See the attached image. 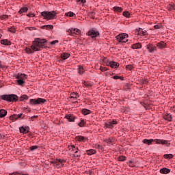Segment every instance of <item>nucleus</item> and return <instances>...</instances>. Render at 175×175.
Returning a JSON list of instances; mask_svg holds the SVG:
<instances>
[{"instance_id":"obj_53","label":"nucleus","mask_w":175,"mask_h":175,"mask_svg":"<svg viewBox=\"0 0 175 175\" xmlns=\"http://www.w3.org/2000/svg\"><path fill=\"white\" fill-rule=\"evenodd\" d=\"M96 148H98V150H101V151H103L105 150V148L102 146V145L96 144Z\"/></svg>"},{"instance_id":"obj_60","label":"nucleus","mask_w":175,"mask_h":175,"mask_svg":"<svg viewBox=\"0 0 175 175\" xmlns=\"http://www.w3.org/2000/svg\"><path fill=\"white\" fill-rule=\"evenodd\" d=\"M154 29H160V28H162V25H155L154 26Z\"/></svg>"},{"instance_id":"obj_24","label":"nucleus","mask_w":175,"mask_h":175,"mask_svg":"<svg viewBox=\"0 0 175 175\" xmlns=\"http://www.w3.org/2000/svg\"><path fill=\"white\" fill-rule=\"evenodd\" d=\"M8 116V111L6 109H0V118H5V116Z\"/></svg>"},{"instance_id":"obj_17","label":"nucleus","mask_w":175,"mask_h":175,"mask_svg":"<svg viewBox=\"0 0 175 175\" xmlns=\"http://www.w3.org/2000/svg\"><path fill=\"white\" fill-rule=\"evenodd\" d=\"M167 44L163 41H160L159 42L156 44V47H157L159 50H163V49H166Z\"/></svg>"},{"instance_id":"obj_6","label":"nucleus","mask_w":175,"mask_h":175,"mask_svg":"<svg viewBox=\"0 0 175 175\" xmlns=\"http://www.w3.org/2000/svg\"><path fill=\"white\" fill-rule=\"evenodd\" d=\"M129 35L126 33H121L116 36V39L119 44H124L126 43L129 40Z\"/></svg>"},{"instance_id":"obj_26","label":"nucleus","mask_w":175,"mask_h":175,"mask_svg":"<svg viewBox=\"0 0 175 175\" xmlns=\"http://www.w3.org/2000/svg\"><path fill=\"white\" fill-rule=\"evenodd\" d=\"M113 10L115 12V13H122L124 9L121 7L114 6L113 8Z\"/></svg>"},{"instance_id":"obj_46","label":"nucleus","mask_w":175,"mask_h":175,"mask_svg":"<svg viewBox=\"0 0 175 175\" xmlns=\"http://www.w3.org/2000/svg\"><path fill=\"white\" fill-rule=\"evenodd\" d=\"M141 85H148V81L147 79L141 80Z\"/></svg>"},{"instance_id":"obj_63","label":"nucleus","mask_w":175,"mask_h":175,"mask_svg":"<svg viewBox=\"0 0 175 175\" xmlns=\"http://www.w3.org/2000/svg\"><path fill=\"white\" fill-rule=\"evenodd\" d=\"M41 128H42V129L46 130V129H49V126H46V124H42V125L41 126Z\"/></svg>"},{"instance_id":"obj_5","label":"nucleus","mask_w":175,"mask_h":175,"mask_svg":"<svg viewBox=\"0 0 175 175\" xmlns=\"http://www.w3.org/2000/svg\"><path fill=\"white\" fill-rule=\"evenodd\" d=\"M156 143V144H167L169 143V141L167 140H164V139H144V140H142V143H144V144H147L148 146H151V144H152V143Z\"/></svg>"},{"instance_id":"obj_58","label":"nucleus","mask_w":175,"mask_h":175,"mask_svg":"<svg viewBox=\"0 0 175 175\" xmlns=\"http://www.w3.org/2000/svg\"><path fill=\"white\" fill-rule=\"evenodd\" d=\"M100 70H101V72H106L107 70H109V69L107 67L100 66Z\"/></svg>"},{"instance_id":"obj_49","label":"nucleus","mask_w":175,"mask_h":175,"mask_svg":"<svg viewBox=\"0 0 175 175\" xmlns=\"http://www.w3.org/2000/svg\"><path fill=\"white\" fill-rule=\"evenodd\" d=\"M124 88V90H128L129 91L131 90V84L129 83H125Z\"/></svg>"},{"instance_id":"obj_62","label":"nucleus","mask_w":175,"mask_h":175,"mask_svg":"<svg viewBox=\"0 0 175 175\" xmlns=\"http://www.w3.org/2000/svg\"><path fill=\"white\" fill-rule=\"evenodd\" d=\"M35 118H39V116H33L29 118V120H31V121H34Z\"/></svg>"},{"instance_id":"obj_10","label":"nucleus","mask_w":175,"mask_h":175,"mask_svg":"<svg viewBox=\"0 0 175 175\" xmlns=\"http://www.w3.org/2000/svg\"><path fill=\"white\" fill-rule=\"evenodd\" d=\"M146 49H147L148 53H155V51H157V46L152 44H147Z\"/></svg>"},{"instance_id":"obj_18","label":"nucleus","mask_w":175,"mask_h":175,"mask_svg":"<svg viewBox=\"0 0 175 175\" xmlns=\"http://www.w3.org/2000/svg\"><path fill=\"white\" fill-rule=\"evenodd\" d=\"M163 120H165V121H168L169 122H172L173 121V118L172 117V114L170 113H166L163 116Z\"/></svg>"},{"instance_id":"obj_59","label":"nucleus","mask_w":175,"mask_h":175,"mask_svg":"<svg viewBox=\"0 0 175 175\" xmlns=\"http://www.w3.org/2000/svg\"><path fill=\"white\" fill-rule=\"evenodd\" d=\"M71 148L72 151H76V150H79V148L76 147L75 145H71Z\"/></svg>"},{"instance_id":"obj_52","label":"nucleus","mask_w":175,"mask_h":175,"mask_svg":"<svg viewBox=\"0 0 175 175\" xmlns=\"http://www.w3.org/2000/svg\"><path fill=\"white\" fill-rule=\"evenodd\" d=\"M126 69L127 70H132L133 69V66H132V64H128L126 66Z\"/></svg>"},{"instance_id":"obj_56","label":"nucleus","mask_w":175,"mask_h":175,"mask_svg":"<svg viewBox=\"0 0 175 175\" xmlns=\"http://www.w3.org/2000/svg\"><path fill=\"white\" fill-rule=\"evenodd\" d=\"M46 29H54V25H46Z\"/></svg>"},{"instance_id":"obj_47","label":"nucleus","mask_w":175,"mask_h":175,"mask_svg":"<svg viewBox=\"0 0 175 175\" xmlns=\"http://www.w3.org/2000/svg\"><path fill=\"white\" fill-rule=\"evenodd\" d=\"M8 32H11V33H15L17 30H16V28L10 27L8 29Z\"/></svg>"},{"instance_id":"obj_14","label":"nucleus","mask_w":175,"mask_h":175,"mask_svg":"<svg viewBox=\"0 0 175 175\" xmlns=\"http://www.w3.org/2000/svg\"><path fill=\"white\" fill-rule=\"evenodd\" d=\"M70 57V54L69 53L64 52L61 54L60 58L62 59L58 60L59 62H62V61H66V59H68Z\"/></svg>"},{"instance_id":"obj_2","label":"nucleus","mask_w":175,"mask_h":175,"mask_svg":"<svg viewBox=\"0 0 175 175\" xmlns=\"http://www.w3.org/2000/svg\"><path fill=\"white\" fill-rule=\"evenodd\" d=\"M14 77L16 79V81L18 85H21V87H24V84H25V81L27 80L28 75L25 73H17L14 74Z\"/></svg>"},{"instance_id":"obj_31","label":"nucleus","mask_w":175,"mask_h":175,"mask_svg":"<svg viewBox=\"0 0 175 175\" xmlns=\"http://www.w3.org/2000/svg\"><path fill=\"white\" fill-rule=\"evenodd\" d=\"M27 12H28V7H23L19 10L18 13L19 14H23V13H27Z\"/></svg>"},{"instance_id":"obj_54","label":"nucleus","mask_w":175,"mask_h":175,"mask_svg":"<svg viewBox=\"0 0 175 175\" xmlns=\"http://www.w3.org/2000/svg\"><path fill=\"white\" fill-rule=\"evenodd\" d=\"M74 31H76V28L72 27L71 29L67 30V32L70 33V35H71L72 33H73Z\"/></svg>"},{"instance_id":"obj_33","label":"nucleus","mask_w":175,"mask_h":175,"mask_svg":"<svg viewBox=\"0 0 175 175\" xmlns=\"http://www.w3.org/2000/svg\"><path fill=\"white\" fill-rule=\"evenodd\" d=\"M64 16H66V17H76V14H75L72 11H70L68 12L65 13Z\"/></svg>"},{"instance_id":"obj_1","label":"nucleus","mask_w":175,"mask_h":175,"mask_svg":"<svg viewBox=\"0 0 175 175\" xmlns=\"http://www.w3.org/2000/svg\"><path fill=\"white\" fill-rule=\"evenodd\" d=\"M49 40L46 38H36L32 41L31 49L33 51H40L43 49H51V46H47Z\"/></svg>"},{"instance_id":"obj_38","label":"nucleus","mask_w":175,"mask_h":175,"mask_svg":"<svg viewBox=\"0 0 175 175\" xmlns=\"http://www.w3.org/2000/svg\"><path fill=\"white\" fill-rule=\"evenodd\" d=\"M167 8L170 12L175 10V4H169Z\"/></svg>"},{"instance_id":"obj_7","label":"nucleus","mask_w":175,"mask_h":175,"mask_svg":"<svg viewBox=\"0 0 175 175\" xmlns=\"http://www.w3.org/2000/svg\"><path fill=\"white\" fill-rule=\"evenodd\" d=\"M46 102H47V100L46 98H31L29 100V105H31V106H38V105H44Z\"/></svg>"},{"instance_id":"obj_51","label":"nucleus","mask_w":175,"mask_h":175,"mask_svg":"<svg viewBox=\"0 0 175 175\" xmlns=\"http://www.w3.org/2000/svg\"><path fill=\"white\" fill-rule=\"evenodd\" d=\"M55 166L57 168V169H61V167H64V166H65V165L64 163H62L61 165L58 163L55 164Z\"/></svg>"},{"instance_id":"obj_48","label":"nucleus","mask_w":175,"mask_h":175,"mask_svg":"<svg viewBox=\"0 0 175 175\" xmlns=\"http://www.w3.org/2000/svg\"><path fill=\"white\" fill-rule=\"evenodd\" d=\"M39 148V146L36 145V146H32L29 147V150L30 151H35V150H38Z\"/></svg>"},{"instance_id":"obj_44","label":"nucleus","mask_w":175,"mask_h":175,"mask_svg":"<svg viewBox=\"0 0 175 175\" xmlns=\"http://www.w3.org/2000/svg\"><path fill=\"white\" fill-rule=\"evenodd\" d=\"M88 16H90V18H95V12L94 11H92L90 12H88Z\"/></svg>"},{"instance_id":"obj_43","label":"nucleus","mask_w":175,"mask_h":175,"mask_svg":"<svg viewBox=\"0 0 175 175\" xmlns=\"http://www.w3.org/2000/svg\"><path fill=\"white\" fill-rule=\"evenodd\" d=\"M56 162H57V163H61V165H62V163H65L66 162V160L62 159H56Z\"/></svg>"},{"instance_id":"obj_25","label":"nucleus","mask_w":175,"mask_h":175,"mask_svg":"<svg viewBox=\"0 0 175 175\" xmlns=\"http://www.w3.org/2000/svg\"><path fill=\"white\" fill-rule=\"evenodd\" d=\"M91 113H92L91 110L87 108H83L81 110V114H83V116H88V114H91Z\"/></svg>"},{"instance_id":"obj_34","label":"nucleus","mask_w":175,"mask_h":175,"mask_svg":"<svg viewBox=\"0 0 175 175\" xmlns=\"http://www.w3.org/2000/svg\"><path fill=\"white\" fill-rule=\"evenodd\" d=\"M25 51L27 54H33V53L36 52L32 50L31 46H30V48L26 47Z\"/></svg>"},{"instance_id":"obj_11","label":"nucleus","mask_w":175,"mask_h":175,"mask_svg":"<svg viewBox=\"0 0 175 175\" xmlns=\"http://www.w3.org/2000/svg\"><path fill=\"white\" fill-rule=\"evenodd\" d=\"M21 117H23V113L19 114L14 113L10 116L9 120H10V121H17V120L21 118Z\"/></svg>"},{"instance_id":"obj_13","label":"nucleus","mask_w":175,"mask_h":175,"mask_svg":"<svg viewBox=\"0 0 175 175\" xmlns=\"http://www.w3.org/2000/svg\"><path fill=\"white\" fill-rule=\"evenodd\" d=\"M66 120H68V122H75V120L77 117L75 116L72 113L66 114L64 117Z\"/></svg>"},{"instance_id":"obj_3","label":"nucleus","mask_w":175,"mask_h":175,"mask_svg":"<svg viewBox=\"0 0 175 175\" xmlns=\"http://www.w3.org/2000/svg\"><path fill=\"white\" fill-rule=\"evenodd\" d=\"M40 17H43L44 20L47 21L54 20L57 17V11H43L41 12Z\"/></svg>"},{"instance_id":"obj_8","label":"nucleus","mask_w":175,"mask_h":175,"mask_svg":"<svg viewBox=\"0 0 175 175\" xmlns=\"http://www.w3.org/2000/svg\"><path fill=\"white\" fill-rule=\"evenodd\" d=\"M88 36H90L92 39H96L100 36V33L99 31L96 30L95 28L90 29L88 32Z\"/></svg>"},{"instance_id":"obj_28","label":"nucleus","mask_w":175,"mask_h":175,"mask_svg":"<svg viewBox=\"0 0 175 175\" xmlns=\"http://www.w3.org/2000/svg\"><path fill=\"white\" fill-rule=\"evenodd\" d=\"M80 151L79 149L78 150H75L74 152L75 154H72V158H80V157H81V152H79Z\"/></svg>"},{"instance_id":"obj_42","label":"nucleus","mask_w":175,"mask_h":175,"mask_svg":"<svg viewBox=\"0 0 175 175\" xmlns=\"http://www.w3.org/2000/svg\"><path fill=\"white\" fill-rule=\"evenodd\" d=\"M82 84L84 85V87H86V88H88V87H92V84L91 83H87L85 81H83Z\"/></svg>"},{"instance_id":"obj_32","label":"nucleus","mask_w":175,"mask_h":175,"mask_svg":"<svg viewBox=\"0 0 175 175\" xmlns=\"http://www.w3.org/2000/svg\"><path fill=\"white\" fill-rule=\"evenodd\" d=\"M104 128H107V129H113V128H114V126H113L112 124H111V122H105V124H104Z\"/></svg>"},{"instance_id":"obj_41","label":"nucleus","mask_w":175,"mask_h":175,"mask_svg":"<svg viewBox=\"0 0 175 175\" xmlns=\"http://www.w3.org/2000/svg\"><path fill=\"white\" fill-rule=\"evenodd\" d=\"M127 163L129 164V166H131V167H135L136 165V162L132 160H129Z\"/></svg>"},{"instance_id":"obj_36","label":"nucleus","mask_w":175,"mask_h":175,"mask_svg":"<svg viewBox=\"0 0 175 175\" xmlns=\"http://www.w3.org/2000/svg\"><path fill=\"white\" fill-rule=\"evenodd\" d=\"M112 79H113V80H121L122 81H123L124 79V77L122 76H119V75H114L112 77Z\"/></svg>"},{"instance_id":"obj_55","label":"nucleus","mask_w":175,"mask_h":175,"mask_svg":"<svg viewBox=\"0 0 175 175\" xmlns=\"http://www.w3.org/2000/svg\"><path fill=\"white\" fill-rule=\"evenodd\" d=\"M0 18H1V20H6V18H9V16L6 15V14L1 15Z\"/></svg>"},{"instance_id":"obj_12","label":"nucleus","mask_w":175,"mask_h":175,"mask_svg":"<svg viewBox=\"0 0 175 175\" xmlns=\"http://www.w3.org/2000/svg\"><path fill=\"white\" fill-rule=\"evenodd\" d=\"M19 132L20 133H23V135H25L27 133H29V126H22L19 127Z\"/></svg>"},{"instance_id":"obj_16","label":"nucleus","mask_w":175,"mask_h":175,"mask_svg":"<svg viewBox=\"0 0 175 175\" xmlns=\"http://www.w3.org/2000/svg\"><path fill=\"white\" fill-rule=\"evenodd\" d=\"M75 140L77 142L85 143V142H88V137H85L83 135H78L75 137Z\"/></svg>"},{"instance_id":"obj_29","label":"nucleus","mask_w":175,"mask_h":175,"mask_svg":"<svg viewBox=\"0 0 175 175\" xmlns=\"http://www.w3.org/2000/svg\"><path fill=\"white\" fill-rule=\"evenodd\" d=\"M85 124H87V122L84 120V119L81 118V121L77 124L78 126H80V128H83L85 126Z\"/></svg>"},{"instance_id":"obj_23","label":"nucleus","mask_w":175,"mask_h":175,"mask_svg":"<svg viewBox=\"0 0 175 175\" xmlns=\"http://www.w3.org/2000/svg\"><path fill=\"white\" fill-rule=\"evenodd\" d=\"M29 99V96L27 94H23L19 97L20 102H25L26 100H28Z\"/></svg>"},{"instance_id":"obj_27","label":"nucleus","mask_w":175,"mask_h":175,"mask_svg":"<svg viewBox=\"0 0 175 175\" xmlns=\"http://www.w3.org/2000/svg\"><path fill=\"white\" fill-rule=\"evenodd\" d=\"M86 154L89 156L95 155V154H96V150L95 149H89L86 150Z\"/></svg>"},{"instance_id":"obj_20","label":"nucleus","mask_w":175,"mask_h":175,"mask_svg":"<svg viewBox=\"0 0 175 175\" xmlns=\"http://www.w3.org/2000/svg\"><path fill=\"white\" fill-rule=\"evenodd\" d=\"M131 49L133 50H139V49H142V43L137 42V43L133 44L131 46Z\"/></svg>"},{"instance_id":"obj_50","label":"nucleus","mask_w":175,"mask_h":175,"mask_svg":"<svg viewBox=\"0 0 175 175\" xmlns=\"http://www.w3.org/2000/svg\"><path fill=\"white\" fill-rule=\"evenodd\" d=\"M75 35H80L81 34V30L80 29H76L75 31L72 32Z\"/></svg>"},{"instance_id":"obj_64","label":"nucleus","mask_w":175,"mask_h":175,"mask_svg":"<svg viewBox=\"0 0 175 175\" xmlns=\"http://www.w3.org/2000/svg\"><path fill=\"white\" fill-rule=\"evenodd\" d=\"M27 17H35V14L30 13L27 14Z\"/></svg>"},{"instance_id":"obj_19","label":"nucleus","mask_w":175,"mask_h":175,"mask_svg":"<svg viewBox=\"0 0 175 175\" xmlns=\"http://www.w3.org/2000/svg\"><path fill=\"white\" fill-rule=\"evenodd\" d=\"M0 43L3 46H12V42L8 39L1 40Z\"/></svg>"},{"instance_id":"obj_39","label":"nucleus","mask_w":175,"mask_h":175,"mask_svg":"<svg viewBox=\"0 0 175 175\" xmlns=\"http://www.w3.org/2000/svg\"><path fill=\"white\" fill-rule=\"evenodd\" d=\"M122 16L126 18H129L131 17V13H129V11H124L123 12Z\"/></svg>"},{"instance_id":"obj_35","label":"nucleus","mask_w":175,"mask_h":175,"mask_svg":"<svg viewBox=\"0 0 175 175\" xmlns=\"http://www.w3.org/2000/svg\"><path fill=\"white\" fill-rule=\"evenodd\" d=\"M78 73L79 75H83L84 73V67H83V66H78Z\"/></svg>"},{"instance_id":"obj_37","label":"nucleus","mask_w":175,"mask_h":175,"mask_svg":"<svg viewBox=\"0 0 175 175\" xmlns=\"http://www.w3.org/2000/svg\"><path fill=\"white\" fill-rule=\"evenodd\" d=\"M173 154H165L163 155V158H165V159H173Z\"/></svg>"},{"instance_id":"obj_4","label":"nucleus","mask_w":175,"mask_h":175,"mask_svg":"<svg viewBox=\"0 0 175 175\" xmlns=\"http://www.w3.org/2000/svg\"><path fill=\"white\" fill-rule=\"evenodd\" d=\"M0 99L2 100H5L6 102H18V96L17 94H3L0 95Z\"/></svg>"},{"instance_id":"obj_22","label":"nucleus","mask_w":175,"mask_h":175,"mask_svg":"<svg viewBox=\"0 0 175 175\" xmlns=\"http://www.w3.org/2000/svg\"><path fill=\"white\" fill-rule=\"evenodd\" d=\"M160 173L161 174H169L170 173V169L167 167H163L160 169Z\"/></svg>"},{"instance_id":"obj_15","label":"nucleus","mask_w":175,"mask_h":175,"mask_svg":"<svg viewBox=\"0 0 175 175\" xmlns=\"http://www.w3.org/2000/svg\"><path fill=\"white\" fill-rule=\"evenodd\" d=\"M108 66H110L112 69H117L118 68H120V63L114 61H110V62L108 63Z\"/></svg>"},{"instance_id":"obj_9","label":"nucleus","mask_w":175,"mask_h":175,"mask_svg":"<svg viewBox=\"0 0 175 175\" xmlns=\"http://www.w3.org/2000/svg\"><path fill=\"white\" fill-rule=\"evenodd\" d=\"M80 98V95H79V93L77 92H73L70 94V96L68 97V99L72 103H78L77 98Z\"/></svg>"},{"instance_id":"obj_21","label":"nucleus","mask_w":175,"mask_h":175,"mask_svg":"<svg viewBox=\"0 0 175 175\" xmlns=\"http://www.w3.org/2000/svg\"><path fill=\"white\" fill-rule=\"evenodd\" d=\"M105 143H107V144H113L116 143V139L113 137H109L108 139H105L103 140Z\"/></svg>"},{"instance_id":"obj_45","label":"nucleus","mask_w":175,"mask_h":175,"mask_svg":"<svg viewBox=\"0 0 175 175\" xmlns=\"http://www.w3.org/2000/svg\"><path fill=\"white\" fill-rule=\"evenodd\" d=\"M103 62L104 64H106V66H109V62H110V59H107V57H104L103 59Z\"/></svg>"},{"instance_id":"obj_40","label":"nucleus","mask_w":175,"mask_h":175,"mask_svg":"<svg viewBox=\"0 0 175 175\" xmlns=\"http://www.w3.org/2000/svg\"><path fill=\"white\" fill-rule=\"evenodd\" d=\"M118 160L120 162H124V161H126V157L122 155L118 157Z\"/></svg>"},{"instance_id":"obj_57","label":"nucleus","mask_w":175,"mask_h":175,"mask_svg":"<svg viewBox=\"0 0 175 175\" xmlns=\"http://www.w3.org/2000/svg\"><path fill=\"white\" fill-rule=\"evenodd\" d=\"M112 126H114V125H117V124H118V122H117V120H113L112 121H110Z\"/></svg>"},{"instance_id":"obj_30","label":"nucleus","mask_w":175,"mask_h":175,"mask_svg":"<svg viewBox=\"0 0 175 175\" xmlns=\"http://www.w3.org/2000/svg\"><path fill=\"white\" fill-rule=\"evenodd\" d=\"M57 43H59V40H55L52 42L48 41L47 46H48V47H51V46H54V44H57Z\"/></svg>"},{"instance_id":"obj_61","label":"nucleus","mask_w":175,"mask_h":175,"mask_svg":"<svg viewBox=\"0 0 175 175\" xmlns=\"http://www.w3.org/2000/svg\"><path fill=\"white\" fill-rule=\"evenodd\" d=\"M76 2L79 3L80 2L82 5H84V3H85V2H87L86 0H76Z\"/></svg>"}]
</instances>
